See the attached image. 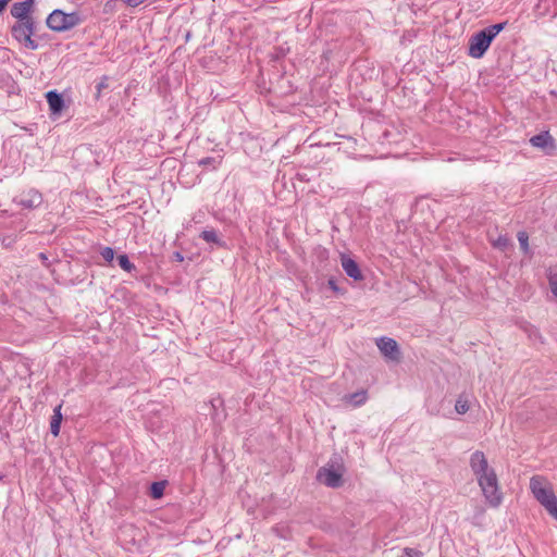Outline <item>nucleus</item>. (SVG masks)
I'll use <instances>...</instances> for the list:
<instances>
[{"label":"nucleus","instance_id":"obj_1","mask_svg":"<svg viewBox=\"0 0 557 557\" xmlns=\"http://www.w3.org/2000/svg\"><path fill=\"white\" fill-rule=\"evenodd\" d=\"M530 488L534 498L557 520V497L550 484L543 476L534 475L530 480Z\"/></svg>","mask_w":557,"mask_h":557},{"label":"nucleus","instance_id":"obj_2","mask_svg":"<svg viewBox=\"0 0 557 557\" xmlns=\"http://www.w3.org/2000/svg\"><path fill=\"white\" fill-rule=\"evenodd\" d=\"M345 467L342 458L337 455L333 456L324 467L318 470L317 479L327 487L337 488L344 483L343 475Z\"/></svg>","mask_w":557,"mask_h":557},{"label":"nucleus","instance_id":"obj_3","mask_svg":"<svg viewBox=\"0 0 557 557\" xmlns=\"http://www.w3.org/2000/svg\"><path fill=\"white\" fill-rule=\"evenodd\" d=\"M83 22L78 12L65 13L60 9L53 10L47 17L48 28L57 33L67 32Z\"/></svg>","mask_w":557,"mask_h":557},{"label":"nucleus","instance_id":"obj_4","mask_svg":"<svg viewBox=\"0 0 557 557\" xmlns=\"http://www.w3.org/2000/svg\"><path fill=\"white\" fill-rule=\"evenodd\" d=\"M485 500L491 507H498L503 500V494L498 486L497 475L493 470L476 478Z\"/></svg>","mask_w":557,"mask_h":557},{"label":"nucleus","instance_id":"obj_5","mask_svg":"<svg viewBox=\"0 0 557 557\" xmlns=\"http://www.w3.org/2000/svg\"><path fill=\"white\" fill-rule=\"evenodd\" d=\"M36 30L35 20L17 21L11 26L12 37L24 47L36 50L38 42L33 39V35Z\"/></svg>","mask_w":557,"mask_h":557},{"label":"nucleus","instance_id":"obj_6","mask_svg":"<svg viewBox=\"0 0 557 557\" xmlns=\"http://www.w3.org/2000/svg\"><path fill=\"white\" fill-rule=\"evenodd\" d=\"M493 39L490 37L484 29L473 34L469 38L468 42V54L474 59H481L488 50Z\"/></svg>","mask_w":557,"mask_h":557},{"label":"nucleus","instance_id":"obj_7","mask_svg":"<svg viewBox=\"0 0 557 557\" xmlns=\"http://www.w3.org/2000/svg\"><path fill=\"white\" fill-rule=\"evenodd\" d=\"M14 201L24 209H35L42 203V195L34 188L23 191Z\"/></svg>","mask_w":557,"mask_h":557},{"label":"nucleus","instance_id":"obj_8","mask_svg":"<svg viewBox=\"0 0 557 557\" xmlns=\"http://www.w3.org/2000/svg\"><path fill=\"white\" fill-rule=\"evenodd\" d=\"M470 468L476 478L493 470L492 468H490L487 459L484 453L481 450H476L471 455Z\"/></svg>","mask_w":557,"mask_h":557},{"label":"nucleus","instance_id":"obj_9","mask_svg":"<svg viewBox=\"0 0 557 557\" xmlns=\"http://www.w3.org/2000/svg\"><path fill=\"white\" fill-rule=\"evenodd\" d=\"M33 4L34 0H24L21 2H15L11 7V15L17 21L33 20L34 17L30 15Z\"/></svg>","mask_w":557,"mask_h":557},{"label":"nucleus","instance_id":"obj_10","mask_svg":"<svg viewBox=\"0 0 557 557\" xmlns=\"http://www.w3.org/2000/svg\"><path fill=\"white\" fill-rule=\"evenodd\" d=\"M380 351L392 360H397L399 357L398 344L395 339L389 337H381L377 341Z\"/></svg>","mask_w":557,"mask_h":557},{"label":"nucleus","instance_id":"obj_11","mask_svg":"<svg viewBox=\"0 0 557 557\" xmlns=\"http://www.w3.org/2000/svg\"><path fill=\"white\" fill-rule=\"evenodd\" d=\"M530 143L533 147L541 148L543 150L555 149V139L548 131H544L532 136Z\"/></svg>","mask_w":557,"mask_h":557},{"label":"nucleus","instance_id":"obj_12","mask_svg":"<svg viewBox=\"0 0 557 557\" xmlns=\"http://www.w3.org/2000/svg\"><path fill=\"white\" fill-rule=\"evenodd\" d=\"M342 268L350 278L355 281H362L364 278L362 271L360 270L359 264L351 258L343 256L342 257Z\"/></svg>","mask_w":557,"mask_h":557},{"label":"nucleus","instance_id":"obj_13","mask_svg":"<svg viewBox=\"0 0 557 557\" xmlns=\"http://www.w3.org/2000/svg\"><path fill=\"white\" fill-rule=\"evenodd\" d=\"M46 99L51 114H60L63 111L64 98L62 94L58 92L57 90H49L46 94Z\"/></svg>","mask_w":557,"mask_h":557},{"label":"nucleus","instance_id":"obj_14","mask_svg":"<svg viewBox=\"0 0 557 557\" xmlns=\"http://www.w3.org/2000/svg\"><path fill=\"white\" fill-rule=\"evenodd\" d=\"M199 237L201 239H203L206 243L212 244V245H214V246H216L219 248H226L227 247L226 242L223 239V237L214 228L203 230L199 234Z\"/></svg>","mask_w":557,"mask_h":557},{"label":"nucleus","instance_id":"obj_15","mask_svg":"<svg viewBox=\"0 0 557 557\" xmlns=\"http://www.w3.org/2000/svg\"><path fill=\"white\" fill-rule=\"evenodd\" d=\"M368 399V392L360 389L351 394H347L343 397L345 404L351 405L352 407H360L366 404Z\"/></svg>","mask_w":557,"mask_h":557},{"label":"nucleus","instance_id":"obj_16","mask_svg":"<svg viewBox=\"0 0 557 557\" xmlns=\"http://www.w3.org/2000/svg\"><path fill=\"white\" fill-rule=\"evenodd\" d=\"M62 405H58L53 409V414L50 421V432L53 436H58L60 433L61 422H62V413H61Z\"/></svg>","mask_w":557,"mask_h":557},{"label":"nucleus","instance_id":"obj_17","mask_svg":"<svg viewBox=\"0 0 557 557\" xmlns=\"http://www.w3.org/2000/svg\"><path fill=\"white\" fill-rule=\"evenodd\" d=\"M165 485H166V481L153 482L150 485V492H149V495L151 496V498H153V499L161 498L164 494Z\"/></svg>","mask_w":557,"mask_h":557},{"label":"nucleus","instance_id":"obj_18","mask_svg":"<svg viewBox=\"0 0 557 557\" xmlns=\"http://www.w3.org/2000/svg\"><path fill=\"white\" fill-rule=\"evenodd\" d=\"M469 400L465 395H460L455 404V410L459 414H465L469 410Z\"/></svg>","mask_w":557,"mask_h":557},{"label":"nucleus","instance_id":"obj_19","mask_svg":"<svg viewBox=\"0 0 557 557\" xmlns=\"http://www.w3.org/2000/svg\"><path fill=\"white\" fill-rule=\"evenodd\" d=\"M507 25V22H502L497 24L490 25L485 28H483L487 34H490V37L494 40L496 36L505 29Z\"/></svg>","mask_w":557,"mask_h":557},{"label":"nucleus","instance_id":"obj_20","mask_svg":"<svg viewBox=\"0 0 557 557\" xmlns=\"http://www.w3.org/2000/svg\"><path fill=\"white\" fill-rule=\"evenodd\" d=\"M222 162V157H206L198 161V165L200 166H211L215 170Z\"/></svg>","mask_w":557,"mask_h":557},{"label":"nucleus","instance_id":"obj_21","mask_svg":"<svg viewBox=\"0 0 557 557\" xmlns=\"http://www.w3.org/2000/svg\"><path fill=\"white\" fill-rule=\"evenodd\" d=\"M117 263L126 272L136 270L135 264L129 261L128 256L125 253L117 256Z\"/></svg>","mask_w":557,"mask_h":557},{"label":"nucleus","instance_id":"obj_22","mask_svg":"<svg viewBox=\"0 0 557 557\" xmlns=\"http://www.w3.org/2000/svg\"><path fill=\"white\" fill-rule=\"evenodd\" d=\"M517 238L520 245L521 250L523 253L529 255L530 253V247H529V235L527 232L521 231L518 232Z\"/></svg>","mask_w":557,"mask_h":557},{"label":"nucleus","instance_id":"obj_23","mask_svg":"<svg viewBox=\"0 0 557 557\" xmlns=\"http://www.w3.org/2000/svg\"><path fill=\"white\" fill-rule=\"evenodd\" d=\"M493 247L499 250H506L510 245V239L507 235H499L497 239L493 242Z\"/></svg>","mask_w":557,"mask_h":557},{"label":"nucleus","instance_id":"obj_24","mask_svg":"<svg viewBox=\"0 0 557 557\" xmlns=\"http://www.w3.org/2000/svg\"><path fill=\"white\" fill-rule=\"evenodd\" d=\"M108 79H109L108 76H102L100 82L97 83V85H96V89H97L96 99H99L100 96H101V91L109 87Z\"/></svg>","mask_w":557,"mask_h":557},{"label":"nucleus","instance_id":"obj_25","mask_svg":"<svg viewBox=\"0 0 557 557\" xmlns=\"http://www.w3.org/2000/svg\"><path fill=\"white\" fill-rule=\"evenodd\" d=\"M101 256L107 262H111L114 259V250L111 247H104L101 250Z\"/></svg>","mask_w":557,"mask_h":557},{"label":"nucleus","instance_id":"obj_26","mask_svg":"<svg viewBox=\"0 0 557 557\" xmlns=\"http://www.w3.org/2000/svg\"><path fill=\"white\" fill-rule=\"evenodd\" d=\"M404 554L407 557H422L423 556V553L421 550H419L417 548H412V547H405Z\"/></svg>","mask_w":557,"mask_h":557},{"label":"nucleus","instance_id":"obj_27","mask_svg":"<svg viewBox=\"0 0 557 557\" xmlns=\"http://www.w3.org/2000/svg\"><path fill=\"white\" fill-rule=\"evenodd\" d=\"M329 287L336 294H344V289L339 288L335 277H330L327 281Z\"/></svg>","mask_w":557,"mask_h":557},{"label":"nucleus","instance_id":"obj_28","mask_svg":"<svg viewBox=\"0 0 557 557\" xmlns=\"http://www.w3.org/2000/svg\"><path fill=\"white\" fill-rule=\"evenodd\" d=\"M121 1L124 2L128 7L135 8V7H138L139 4L144 3L146 0H121Z\"/></svg>","mask_w":557,"mask_h":557},{"label":"nucleus","instance_id":"obj_29","mask_svg":"<svg viewBox=\"0 0 557 557\" xmlns=\"http://www.w3.org/2000/svg\"><path fill=\"white\" fill-rule=\"evenodd\" d=\"M549 286H550L552 293L557 297V277L549 280Z\"/></svg>","mask_w":557,"mask_h":557},{"label":"nucleus","instance_id":"obj_30","mask_svg":"<svg viewBox=\"0 0 557 557\" xmlns=\"http://www.w3.org/2000/svg\"><path fill=\"white\" fill-rule=\"evenodd\" d=\"M38 258H39V260L42 262V264L45 267H47V268L50 267V262H49L48 257H47V255L45 252H40L38 255Z\"/></svg>","mask_w":557,"mask_h":557},{"label":"nucleus","instance_id":"obj_31","mask_svg":"<svg viewBox=\"0 0 557 557\" xmlns=\"http://www.w3.org/2000/svg\"><path fill=\"white\" fill-rule=\"evenodd\" d=\"M11 0H0V14L5 10Z\"/></svg>","mask_w":557,"mask_h":557},{"label":"nucleus","instance_id":"obj_32","mask_svg":"<svg viewBox=\"0 0 557 557\" xmlns=\"http://www.w3.org/2000/svg\"><path fill=\"white\" fill-rule=\"evenodd\" d=\"M173 258H174L175 261H178V262H182L184 260L183 255L181 252H178V251H175L173 253Z\"/></svg>","mask_w":557,"mask_h":557}]
</instances>
